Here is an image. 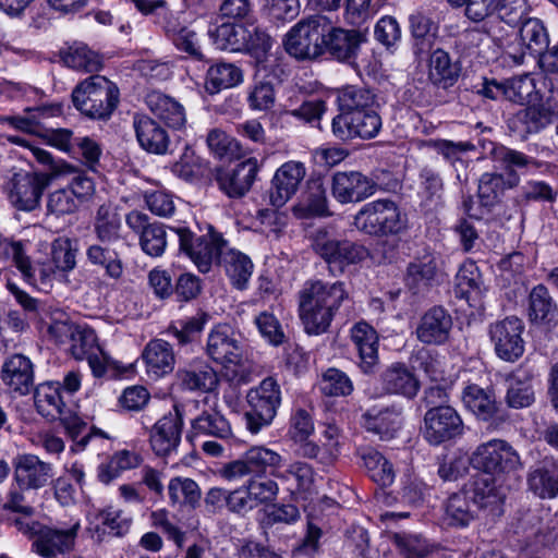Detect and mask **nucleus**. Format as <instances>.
Masks as SVG:
<instances>
[{
	"label": "nucleus",
	"instance_id": "cd10ccee",
	"mask_svg": "<svg viewBox=\"0 0 558 558\" xmlns=\"http://www.w3.org/2000/svg\"><path fill=\"white\" fill-rule=\"evenodd\" d=\"M482 275L474 262L463 263L456 276L454 296L474 311L483 310Z\"/></svg>",
	"mask_w": 558,
	"mask_h": 558
},
{
	"label": "nucleus",
	"instance_id": "39448f33",
	"mask_svg": "<svg viewBox=\"0 0 558 558\" xmlns=\"http://www.w3.org/2000/svg\"><path fill=\"white\" fill-rule=\"evenodd\" d=\"M353 226L368 235H396L405 230L407 218L395 202L378 199L365 204L356 213Z\"/></svg>",
	"mask_w": 558,
	"mask_h": 558
},
{
	"label": "nucleus",
	"instance_id": "680f3d73",
	"mask_svg": "<svg viewBox=\"0 0 558 558\" xmlns=\"http://www.w3.org/2000/svg\"><path fill=\"white\" fill-rule=\"evenodd\" d=\"M469 499L471 498L464 488L448 498L445 512L449 525L465 527L474 520Z\"/></svg>",
	"mask_w": 558,
	"mask_h": 558
},
{
	"label": "nucleus",
	"instance_id": "6e6552de",
	"mask_svg": "<svg viewBox=\"0 0 558 558\" xmlns=\"http://www.w3.org/2000/svg\"><path fill=\"white\" fill-rule=\"evenodd\" d=\"M469 462L474 469L490 475L508 473L521 465L518 452L502 439H492L480 445Z\"/></svg>",
	"mask_w": 558,
	"mask_h": 558
},
{
	"label": "nucleus",
	"instance_id": "7c9ffc66",
	"mask_svg": "<svg viewBox=\"0 0 558 558\" xmlns=\"http://www.w3.org/2000/svg\"><path fill=\"white\" fill-rule=\"evenodd\" d=\"M364 428L381 440L392 439L401 426V412L396 408H371L363 416Z\"/></svg>",
	"mask_w": 558,
	"mask_h": 558
},
{
	"label": "nucleus",
	"instance_id": "aec40b11",
	"mask_svg": "<svg viewBox=\"0 0 558 558\" xmlns=\"http://www.w3.org/2000/svg\"><path fill=\"white\" fill-rule=\"evenodd\" d=\"M381 118L377 108L356 113L345 118L332 119V133L341 140L348 141L354 137L364 140L374 138L381 129Z\"/></svg>",
	"mask_w": 558,
	"mask_h": 558
},
{
	"label": "nucleus",
	"instance_id": "5701e85b",
	"mask_svg": "<svg viewBox=\"0 0 558 558\" xmlns=\"http://www.w3.org/2000/svg\"><path fill=\"white\" fill-rule=\"evenodd\" d=\"M305 174L306 169L302 162H284L271 180L270 203L276 207L283 206L296 193Z\"/></svg>",
	"mask_w": 558,
	"mask_h": 558
},
{
	"label": "nucleus",
	"instance_id": "bb28decb",
	"mask_svg": "<svg viewBox=\"0 0 558 558\" xmlns=\"http://www.w3.org/2000/svg\"><path fill=\"white\" fill-rule=\"evenodd\" d=\"M207 352L214 361L223 365H239L242 361V349L232 328L227 324L217 325L210 332Z\"/></svg>",
	"mask_w": 558,
	"mask_h": 558
},
{
	"label": "nucleus",
	"instance_id": "13d9d810",
	"mask_svg": "<svg viewBox=\"0 0 558 558\" xmlns=\"http://www.w3.org/2000/svg\"><path fill=\"white\" fill-rule=\"evenodd\" d=\"M121 218L117 209L111 204H102L99 206L95 222L94 231L100 243H110L120 238Z\"/></svg>",
	"mask_w": 558,
	"mask_h": 558
},
{
	"label": "nucleus",
	"instance_id": "37998d69",
	"mask_svg": "<svg viewBox=\"0 0 558 558\" xmlns=\"http://www.w3.org/2000/svg\"><path fill=\"white\" fill-rule=\"evenodd\" d=\"M217 264L223 268L231 283L236 289L242 290L246 287L253 271V263L248 256L226 246Z\"/></svg>",
	"mask_w": 558,
	"mask_h": 558
},
{
	"label": "nucleus",
	"instance_id": "f8f14e48",
	"mask_svg": "<svg viewBox=\"0 0 558 558\" xmlns=\"http://www.w3.org/2000/svg\"><path fill=\"white\" fill-rule=\"evenodd\" d=\"M525 108L515 112L509 119V128L522 137L536 134L551 124L558 118V105L551 98H544L524 105Z\"/></svg>",
	"mask_w": 558,
	"mask_h": 558
},
{
	"label": "nucleus",
	"instance_id": "4be33fe9",
	"mask_svg": "<svg viewBox=\"0 0 558 558\" xmlns=\"http://www.w3.org/2000/svg\"><path fill=\"white\" fill-rule=\"evenodd\" d=\"M442 274L438 259L432 254L415 258L409 263L404 276L405 287L414 295H423L438 284Z\"/></svg>",
	"mask_w": 558,
	"mask_h": 558
},
{
	"label": "nucleus",
	"instance_id": "f704fd0d",
	"mask_svg": "<svg viewBox=\"0 0 558 558\" xmlns=\"http://www.w3.org/2000/svg\"><path fill=\"white\" fill-rule=\"evenodd\" d=\"M531 492L542 499L558 496V460L545 459L533 468L527 476Z\"/></svg>",
	"mask_w": 558,
	"mask_h": 558
},
{
	"label": "nucleus",
	"instance_id": "2f4dec72",
	"mask_svg": "<svg viewBox=\"0 0 558 558\" xmlns=\"http://www.w3.org/2000/svg\"><path fill=\"white\" fill-rule=\"evenodd\" d=\"M226 246L227 241L219 232L215 231L213 226L208 225L206 233L199 234V240L192 248L189 257L201 272H208L213 263L218 260Z\"/></svg>",
	"mask_w": 558,
	"mask_h": 558
},
{
	"label": "nucleus",
	"instance_id": "09e8293b",
	"mask_svg": "<svg viewBox=\"0 0 558 558\" xmlns=\"http://www.w3.org/2000/svg\"><path fill=\"white\" fill-rule=\"evenodd\" d=\"M488 154L506 171V175L518 173V170L539 167V162L536 159L504 145L490 143Z\"/></svg>",
	"mask_w": 558,
	"mask_h": 558
},
{
	"label": "nucleus",
	"instance_id": "6e6d98bb",
	"mask_svg": "<svg viewBox=\"0 0 558 558\" xmlns=\"http://www.w3.org/2000/svg\"><path fill=\"white\" fill-rule=\"evenodd\" d=\"M183 388L191 391L209 392L218 385V377L214 368L206 364L190 366L178 373Z\"/></svg>",
	"mask_w": 558,
	"mask_h": 558
},
{
	"label": "nucleus",
	"instance_id": "603ef678",
	"mask_svg": "<svg viewBox=\"0 0 558 558\" xmlns=\"http://www.w3.org/2000/svg\"><path fill=\"white\" fill-rule=\"evenodd\" d=\"M253 476H263L267 473L276 477L282 466V457L264 446H254L244 452Z\"/></svg>",
	"mask_w": 558,
	"mask_h": 558
},
{
	"label": "nucleus",
	"instance_id": "e433bc0d",
	"mask_svg": "<svg viewBox=\"0 0 558 558\" xmlns=\"http://www.w3.org/2000/svg\"><path fill=\"white\" fill-rule=\"evenodd\" d=\"M191 434L192 437L208 436L220 440H229L233 437L230 422L216 409L204 410L193 418Z\"/></svg>",
	"mask_w": 558,
	"mask_h": 558
},
{
	"label": "nucleus",
	"instance_id": "a878e982",
	"mask_svg": "<svg viewBox=\"0 0 558 558\" xmlns=\"http://www.w3.org/2000/svg\"><path fill=\"white\" fill-rule=\"evenodd\" d=\"M0 378L11 391L25 396L34 387V365L27 356L13 354L3 362Z\"/></svg>",
	"mask_w": 558,
	"mask_h": 558
},
{
	"label": "nucleus",
	"instance_id": "473e14b6",
	"mask_svg": "<svg viewBox=\"0 0 558 558\" xmlns=\"http://www.w3.org/2000/svg\"><path fill=\"white\" fill-rule=\"evenodd\" d=\"M150 112L168 128L180 130L186 122L183 106L174 98L160 92H150L145 97Z\"/></svg>",
	"mask_w": 558,
	"mask_h": 558
},
{
	"label": "nucleus",
	"instance_id": "6ab92c4d",
	"mask_svg": "<svg viewBox=\"0 0 558 558\" xmlns=\"http://www.w3.org/2000/svg\"><path fill=\"white\" fill-rule=\"evenodd\" d=\"M183 420L178 407L165 414L151 427L149 442L153 451L160 457L177 450L182 435Z\"/></svg>",
	"mask_w": 558,
	"mask_h": 558
},
{
	"label": "nucleus",
	"instance_id": "ea45409f",
	"mask_svg": "<svg viewBox=\"0 0 558 558\" xmlns=\"http://www.w3.org/2000/svg\"><path fill=\"white\" fill-rule=\"evenodd\" d=\"M351 335L360 354L363 372H373L378 363V336L376 330L367 323L360 322L353 326Z\"/></svg>",
	"mask_w": 558,
	"mask_h": 558
},
{
	"label": "nucleus",
	"instance_id": "0eeeda50",
	"mask_svg": "<svg viewBox=\"0 0 558 558\" xmlns=\"http://www.w3.org/2000/svg\"><path fill=\"white\" fill-rule=\"evenodd\" d=\"M477 94L492 100L504 99L520 106L542 100L543 95L536 88L535 80L529 74L515 75L501 81L485 78Z\"/></svg>",
	"mask_w": 558,
	"mask_h": 558
},
{
	"label": "nucleus",
	"instance_id": "72a5a7b5",
	"mask_svg": "<svg viewBox=\"0 0 558 558\" xmlns=\"http://www.w3.org/2000/svg\"><path fill=\"white\" fill-rule=\"evenodd\" d=\"M340 113L335 118H345L362 113L378 107L376 95L364 86L348 85L338 90L337 95Z\"/></svg>",
	"mask_w": 558,
	"mask_h": 558
},
{
	"label": "nucleus",
	"instance_id": "b1692460",
	"mask_svg": "<svg viewBox=\"0 0 558 558\" xmlns=\"http://www.w3.org/2000/svg\"><path fill=\"white\" fill-rule=\"evenodd\" d=\"M78 521L66 529L46 526L40 538L33 542V550L45 558H53L59 554L71 551L80 531Z\"/></svg>",
	"mask_w": 558,
	"mask_h": 558
},
{
	"label": "nucleus",
	"instance_id": "c85d7f7f",
	"mask_svg": "<svg viewBox=\"0 0 558 558\" xmlns=\"http://www.w3.org/2000/svg\"><path fill=\"white\" fill-rule=\"evenodd\" d=\"M520 182L519 173H501L482 174L478 181L477 195L481 206L490 211L496 205L501 203L507 190L515 187Z\"/></svg>",
	"mask_w": 558,
	"mask_h": 558
},
{
	"label": "nucleus",
	"instance_id": "dca6fc26",
	"mask_svg": "<svg viewBox=\"0 0 558 558\" xmlns=\"http://www.w3.org/2000/svg\"><path fill=\"white\" fill-rule=\"evenodd\" d=\"M366 41V36L361 29H347L333 26L325 37L324 53L340 62L352 64L355 62L361 45Z\"/></svg>",
	"mask_w": 558,
	"mask_h": 558
},
{
	"label": "nucleus",
	"instance_id": "412c9836",
	"mask_svg": "<svg viewBox=\"0 0 558 558\" xmlns=\"http://www.w3.org/2000/svg\"><path fill=\"white\" fill-rule=\"evenodd\" d=\"M14 480L22 489H39L53 477L51 463L40 460L36 454L24 453L14 459Z\"/></svg>",
	"mask_w": 558,
	"mask_h": 558
},
{
	"label": "nucleus",
	"instance_id": "9d476101",
	"mask_svg": "<svg viewBox=\"0 0 558 558\" xmlns=\"http://www.w3.org/2000/svg\"><path fill=\"white\" fill-rule=\"evenodd\" d=\"M348 298L342 282L331 286L320 280L307 281L300 291L299 307L301 314H332Z\"/></svg>",
	"mask_w": 558,
	"mask_h": 558
},
{
	"label": "nucleus",
	"instance_id": "7ed1b4c3",
	"mask_svg": "<svg viewBox=\"0 0 558 558\" xmlns=\"http://www.w3.org/2000/svg\"><path fill=\"white\" fill-rule=\"evenodd\" d=\"M310 240L313 251L326 262L332 276L342 274L348 266L357 264L366 256L364 246L337 239L333 230L327 227L316 229Z\"/></svg>",
	"mask_w": 558,
	"mask_h": 558
},
{
	"label": "nucleus",
	"instance_id": "69168bd1",
	"mask_svg": "<svg viewBox=\"0 0 558 558\" xmlns=\"http://www.w3.org/2000/svg\"><path fill=\"white\" fill-rule=\"evenodd\" d=\"M248 36H246V47L243 51L248 52L256 61L257 65H262L267 61L268 52L271 48L270 36L253 22H247Z\"/></svg>",
	"mask_w": 558,
	"mask_h": 558
},
{
	"label": "nucleus",
	"instance_id": "338daca9",
	"mask_svg": "<svg viewBox=\"0 0 558 558\" xmlns=\"http://www.w3.org/2000/svg\"><path fill=\"white\" fill-rule=\"evenodd\" d=\"M76 243L69 238H58L51 245V263L57 270L71 271L76 266Z\"/></svg>",
	"mask_w": 558,
	"mask_h": 558
},
{
	"label": "nucleus",
	"instance_id": "4468645a",
	"mask_svg": "<svg viewBox=\"0 0 558 558\" xmlns=\"http://www.w3.org/2000/svg\"><path fill=\"white\" fill-rule=\"evenodd\" d=\"M377 184L359 171H338L331 178V195L340 204L359 203L376 192Z\"/></svg>",
	"mask_w": 558,
	"mask_h": 558
},
{
	"label": "nucleus",
	"instance_id": "8fccbe9b",
	"mask_svg": "<svg viewBox=\"0 0 558 558\" xmlns=\"http://www.w3.org/2000/svg\"><path fill=\"white\" fill-rule=\"evenodd\" d=\"M276 478L287 484L290 493L310 492L314 483V470L306 462L296 461L286 469L279 468Z\"/></svg>",
	"mask_w": 558,
	"mask_h": 558
},
{
	"label": "nucleus",
	"instance_id": "1a4fd4ad",
	"mask_svg": "<svg viewBox=\"0 0 558 558\" xmlns=\"http://www.w3.org/2000/svg\"><path fill=\"white\" fill-rule=\"evenodd\" d=\"M52 178L53 175L47 172L15 173L7 187L10 204L19 210H34Z\"/></svg>",
	"mask_w": 558,
	"mask_h": 558
},
{
	"label": "nucleus",
	"instance_id": "f257e3e1",
	"mask_svg": "<svg viewBox=\"0 0 558 558\" xmlns=\"http://www.w3.org/2000/svg\"><path fill=\"white\" fill-rule=\"evenodd\" d=\"M120 92L118 86L102 75H92L72 90L73 106L93 120H108L117 109Z\"/></svg>",
	"mask_w": 558,
	"mask_h": 558
},
{
	"label": "nucleus",
	"instance_id": "423d86ee",
	"mask_svg": "<svg viewBox=\"0 0 558 558\" xmlns=\"http://www.w3.org/2000/svg\"><path fill=\"white\" fill-rule=\"evenodd\" d=\"M495 44L517 64L524 60L525 52L537 56L548 48L549 39L547 31L538 19H525L514 33V40L492 34Z\"/></svg>",
	"mask_w": 558,
	"mask_h": 558
},
{
	"label": "nucleus",
	"instance_id": "c9c22d12",
	"mask_svg": "<svg viewBox=\"0 0 558 558\" xmlns=\"http://www.w3.org/2000/svg\"><path fill=\"white\" fill-rule=\"evenodd\" d=\"M534 371L525 364L520 365L509 376L506 401L510 408H527L534 402V390L531 380Z\"/></svg>",
	"mask_w": 558,
	"mask_h": 558
},
{
	"label": "nucleus",
	"instance_id": "0e129e2a",
	"mask_svg": "<svg viewBox=\"0 0 558 558\" xmlns=\"http://www.w3.org/2000/svg\"><path fill=\"white\" fill-rule=\"evenodd\" d=\"M318 386L322 393L330 397H345L353 391V384L349 376L333 367L323 373Z\"/></svg>",
	"mask_w": 558,
	"mask_h": 558
},
{
	"label": "nucleus",
	"instance_id": "20e7f679",
	"mask_svg": "<svg viewBox=\"0 0 558 558\" xmlns=\"http://www.w3.org/2000/svg\"><path fill=\"white\" fill-rule=\"evenodd\" d=\"M281 400L280 385L272 377H266L258 386L251 388L246 393L247 409L244 413L246 429L251 434H258L270 426Z\"/></svg>",
	"mask_w": 558,
	"mask_h": 558
},
{
	"label": "nucleus",
	"instance_id": "9b49d317",
	"mask_svg": "<svg viewBox=\"0 0 558 558\" xmlns=\"http://www.w3.org/2000/svg\"><path fill=\"white\" fill-rule=\"evenodd\" d=\"M462 433V418L452 407L438 405L426 411L423 436L428 444L438 446L461 436Z\"/></svg>",
	"mask_w": 558,
	"mask_h": 558
},
{
	"label": "nucleus",
	"instance_id": "f03ea898",
	"mask_svg": "<svg viewBox=\"0 0 558 558\" xmlns=\"http://www.w3.org/2000/svg\"><path fill=\"white\" fill-rule=\"evenodd\" d=\"M330 28V20L323 14H314L299 21L286 35V51L298 60H313L324 54L325 37Z\"/></svg>",
	"mask_w": 558,
	"mask_h": 558
},
{
	"label": "nucleus",
	"instance_id": "4d7b16f0",
	"mask_svg": "<svg viewBox=\"0 0 558 558\" xmlns=\"http://www.w3.org/2000/svg\"><path fill=\"white\" fill-rule=\"evenodd\" d=\"M102 244H93L87 247V260L95 266L102 267L109 278L119 280L123 275L121 256L116 250Z\"/></svg>",
	"mask_w": 558,
	"mask_h": 558
},
{
	"label": "nucleus",
	"instance_id": "bf43d9fd",
	"mask_svg": "<svg viewBox=\"0 0 558 558\" xmlns=\"http://www.w3.org/2000/svg\"><path fill=\"white\" fill-rule=\"evenodd\" d=\"M451 328V316H422L416 335L424 343L440 344L448 339Z\"/></svg>",
	"mask_w": 558,
	"mask_h": 558
},
{
	"label": "nucleus",
	"instance_id": "58836bf2",
	"mask_svg": "<svg viewBox=\"0 0 558 558\" xmlns=\"http://www.w3.org/2000/svg\"><path fill=\"white\" fill-rule=\"evenodd\" d=\"M132 518L123 510L108 507L100 510L92 522L95 536L102 542L106 536L122 537L129 533L132 525Z\"/></svg>",
	"mask_w": 558,
	"mask_h": 558
},
{
	"label": "nucleus",
	"instance_id": "79ce46f5",
	"mask_svg": "<svg viewBox=\"0 0 558 558\" xmlns=\"http://www.w3.org/2000/svg\"><path fill=\"white\" fill-rule=\"evenodd\" d=\"M461 73L459 62H453L449 53L442 49H436L429 58L428 80L433 85L447 89L453 86Z\"/></svg>",
	"mask_w": 558,
	"mask_h": 558
},
{
	"label": "nucleus",
	"instance_id": "864d4df0",
	"mask_svg": "<svg viewBox=\"0 0 558 558\" xmlns=\"http://www.w3.org/2000/svg\"><path fill=\"white\" fill-rule=\"evenodd\" d=\"M462 399L465 407L481 420L488 421L497 412L494 393L477 385L468 386L463 391Z\"/></svg>",
	"mask_w": 558,
	"mask_h": 558
},
{
	"label": "nucleus",
	"instance_id": "a211bd4d",
	"mask_svg": "<svg viewBox=\"0 0 558 558\" xmlns=\"http://www.w3.org/2000/svg\"><path fill=\"white\" fill-rule=\"evenodd\" d=\"M260 169L258 160L247 158L232 169L218 170L216 181L219 189L231 198L243 197L252 187Z\"/></svg>",
	"mask_w": 558,
	"mask_h": 558
},
{
	"label": "nucleus",
	"instance_id": "f3484780",
	"mask_svg": "<svg viewBox=\"0 0 558 558\" xmlns=\"http://www.w3.org/2000/svg\"><path fill=\"white\" fill-rule=\"evenodd\" d=\"M130 229L140 234V245L143 252L151 257H159L167 246V232L159 222H149V217L138 210L130 211L125 217Z\"/></svg>",
	"mask_w": 558,
	"mask_h": 558
},
{
	"label": "nucleus",
	"instance_id": "052dcab7",
	"mask_svg": "<svg viewBox=\"0 0 558 558\" xmlns=\"http://www.w3.org/2000/svg\"><path fill=\"white\" fill-rule=\"evenodd\" d=\"M77 325L69 317L46 316L37 322L39 332L49 341L59 345L69 343L70 339L73 338V332L76 331Z\"/></svg>",
	"mask_w": 558,
	"mask_h": 558
},
{
	"label": "nucleus",
	"instance_id": "3c124183",
	"mask_svg": "<svg viewBox=\"0 0 558 558\" xmlns=\"http://www.w3.org/2000/svg\"><path fill=\"white\" fill-rule=\"evenodd\" d=\"M363 465L369 478L381 487L395 482L396 473L389 460L375 449H364L361 453Z\"/></svg>",
	"mask_w": 558,
	"mask_h": 558
},
{
	"label": "nucleus",
	"instance_id": "393cba45",
	"mask_svg": "<svg viewBox=\"0 0 558 558\" xmlns=\"http://www.w3.org/2000/svg\"><path fill=\"white\" fill-rule=\"evenodd\" d=\"M136 141L142 149L154 155H165L170 145L166 129L144 113H135L132 121Z\"/></svg>",
	"mask_w": 558,
	"mask_h": 558
},
{
	"label": "nucleus",
	"instance_id": "2eb2a0df",
	"mask_svg": "<svg viewBox=\"0 0 558 558\" xmlns=\"http://www.w3.org/2000/svg\"><path fill=\"white\" fill-rule=\"evenodd\" d=\"M469 497L482 510L492 517H500L504 513L505 493L497 485L495 475L480 473L464 486Z\"/></svg>",
	"mask_w": 558,
	"mask_h": 558
},
{
	"label": "nucleus",
	"instance_id": "c03bdc74",
	"mask_svg": "<svg viewBox=\"0 0 558 558\" xmlns=\"http://www.w3.org/2000/svg\"><path fill=\"white\" fill-rule=\"evenodd\" d=\"M243 82V71L234 63L216 62L211 64L205 78V89L215 95L223 89L232 88Z\"/></svg>",
	"mask_w": 558,
	"mask_h": 558
},
{
	"label": "nucleus",
	"instance_id": "a18cd8bd",
	"mask_svg": "<svg viewBox=\"0 0 558 558\" xmlns=\"http://www.w3.org/2000/svg\"><path fill=\"white\" fill-rule=\"evenodd\" d=\"M409 23L414 53L422 56L429 52L438 29L436 22L426 12L417 10L410 15Z\"/></svg>",
	"mask_w": 558,
	"mask_h": 558
},
{
	"label": "nucleus",
	"instance_id": "4c0bfd02",
	"mask_svg": "<svg viewBox=\"0 0 558 558\" xmlns=\"http://www.w3.org/2000/svg\"><path fill=\"white\" fill-rule=\"evenodd\" d=\"M420 384L415 375L403 364L396 363L381 374V389L389 395L405 398L416 396Z\"/></svg>",
	"mask_w": 558,
	"mask_h": 558
},
{
	"label": "nucleus",
	"instance_id": "a19ab883",
	"mask_svg": "<svg viewBox=\"0 0 558 558\" xmlns=\"http://www.w3.org/2000/svg\"><path fill=\"white\" fill-rule=\"evenodd\" d=\"M34 401L37 412L47 420L60 418L65 409L59 381H46L35 388Z\"/></svg>",
	"mask_w": 558,
	"mask_h": 558
},
{
	"label": "nucleus",
	"instance_id": "c756f323",
	"mask_svg": "<svg viewBox=\"0 0 558 558\" xmlns=\"http://www.w3.org/2000/svg\"><path fill=\"white\" fill-rule=\"evenodd\" d=\"M142 359L148 376L157 379L170 374L175 365L172 345L162 339H153L144 348Z\"/></svg>",
	"mask_w": 558,
	"mask_h": 558
},
{
	"label": "nucleus",
	"instance_id": "774afa93",
	"mask_svg": "<svg viewBox=\"0 0 558 558\" xmlns=\"http://www.w3.org/2000/svg\"><path fill=\"white\" fill-rule=\"evenodd\" d=\"M395 543L404 558H426L434 551V546L417 534H396Z\"/></svg>",
	"mask_w": 558,
	"mask_h": 558
},
{
	"label": "nucleus",
	"instance_id": "e2e57ef3",
	"mask_svg": "<svg viewBox=\"0 0 558 558\" xmlns=\"http://www.w3.org/2000/svg\"><path fill=\"white\" fill-rule=\"evenodd\" d=\"M308 216L329 217L332 213L328 207L327 191L320 177L311 178L303 195Z\"/></svg>",
	"mask_w": 558,
	"mask_h": 558
},
{
	"label": "nucleus",
	"instance_id": "49530a36",
	"mask_svg": "<svg viewBox=\"0 0 558 558\" xmlns=\"http://www.w3.org/2000/svg\"><path fill=\"white\" fill-rule=\"evenodd\" d=\"M168 495L172 506L196 509L201 505L202 490L198 484L183 476L172 477L168 483Z\"/></svg>",
	"mask_w": 558,
	"mask_h": 558
},
{
	"label": "nucleus",
	"instance_id": "5fc2aeb1",
	"mask_svg": "<svg viewBox=\"0 0 558 558\" xmlns=\"http://www.w3.org/2000/svg\"><path fill=\"white\" fill-rule=\"evenodd\" d=\"M63 426L72 439L73 445L71 446L72 452H81L86 449L89 442L96 439H107L108 435L96 428L92 427L88 429L87 424L78 416H69L62 418Z\"/></svg>",
	"mask_w": 558,
	"mask_h": 558
},
{
	"label": "nucleus",
	"instance_id": "ddd939ff",
	"mask_svg": "<svg viewBox=\"0 0 558 558\" xmlns=\"http://www.w3.org/2000/svg\"><path fill=\"white\" fill-rule=\"evenodd\" d=\"M524 324L518 316H506L490 326V338L498 357L506 362H515L524 352L522 332Z\"/></svg>",
	"mask_w": 558,
	"mask_h": 558
},
{
	"label": "nucleus",
	"instance_id": "de8ad7c7",
	"mask_svg": "<svg viewBox=\"0 0 558 558\" xmlns=\"http://www.w3.org/2000/svg\"><path fill=\"white\" fill-rule=\"evenodd\" d=\"M247 22L243 23H222L215 29H209L208 34L215 45L222 50L243 51L246 47V36H248Z\"/></svg>",
	"mask_w": 558,
	"mask_h": 558
}]
</instances>
